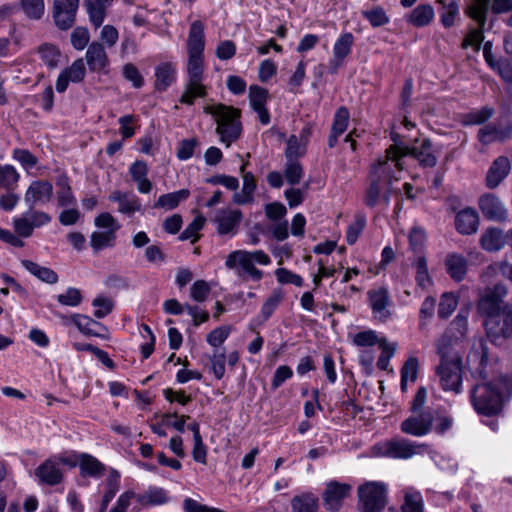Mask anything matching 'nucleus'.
Returning a JSON list of instances; mask_svg holds the SVG:
<instances>
[{
    "label": "nucleus",
    "instance_id": "obj_1",
    "mask_svg": "<svg viewBox=\"0 0 512 512\" xmlns=\"http://www.w3.org/2000/svg\"><path fill=\"white\" fill-rule=\"evenodd\" d=\"M508 289L503 283L487 287L477 303L487 339L494 346L512 340V303L504 302Z\"/></svg>",
    "mask_w": 512,
    "mask_h": 512
},
{
    "label": "nucleus",
    "instance_id": "obj_2",
    "mask_svg": "<svg viewBox=\"0 0 512 512\" xmlns=\"http://www.w3.org/2000/svg\"><path fill=\"white\" fill-rule=\"evenodd\" d=\"M204 28V23L201 20H195L191 23L188 33L187 77L179 98V103L187 106L194 105L196 99L205 98L208 95L207 87L204 84Z\"/></svg>",
    "mask_w": 512,
    "mask_h": 512
},
{
    "label": "nucleus",
    "instance_id": "obj_3",
    "mask_svg": "<svg viewBox=\"0 0 512 512\" xmlns=\"http://www.w3.org/2000/svg\"><path fill=\"white\" fill-rule=\"evenodd\" d=\"M510 393L507 376L499 375L473 385L469 391V401L478 415L493 417L502 412Z\"/></svg>",
    "mask_w": 512,
    "mask_h": 512
},
{
    "label": "nucleus",
    "instance_id": "obj_4",
    "mask_svg": "<svg viewBox=\"0 0 512 512\" xmlns=\"http://www.w3.org/2000/svg\"><path fill=\"white\" fill-rule=\"evenodd\" d=\"M397 151L386 150V155L379 158L370 166L368 174V187L364 193V204L368 208H374L381 201L382 191L386 186H391L394 181H398L397 172L403 170L400 163V157Z\"/></svg>",
    "mask_w": 512,
    "mask_h": 512
},
{
    "label": "nucleus",
    "instance_id": "obj_5",
    "mask_svg": "<svg viewBox=\"0 0 512 512\" xmlns=\"http://www.w3.org/2000/svg\"><path fill=\"white\" fill-rule=\"evenodd\" d=\"M203 112L211 115L216 121L215 132L219 136L220 142L229 147L236 142L242 135L241 111L233 106L223 103L206 105Z\"/></svg>",
    "mask_w": 512,
    "mask_h": 512
},
{
    "label": "nucleus",
    "instance_id": "obj_6",
    "mask_svg": "<svg viewBox=\"0 0 512 512\" xmlns=\"http://www.w3.org/2000/svg\"><path fill=\"white\" fill-rule=\"evenodd\" d=\"M359 512H383L388 503V486L380 481H365L357 488Z\"/></svg>",
    "mask_w": 512,
    "mask_h": 512
},
{
    "label": "nucleus",
    "instance_id": "obj_7",
    "mask_svg": "<svg viewBox=\"0 0 512 512\" xmlns=\"http://www.w3.org/2000/svg\"><path fill=\"white\" fill-rule=\"evenodd\" d=\"M437 353L440 355V364L436 367V375L439 377L441 388L444 391L460 394L462 392L461 360L448 359L447 351L442 344L437 345Z\"/></svg>",
    "mask_w": 512,
    "mask_h": 512
},
{
    "label": "nucleus",
    "instance_id": "obj_8",
    "mask_svg": "<svg viewBox=\"0 0 512 512\" xmlns=\"http://www.w3.org/2000/svg\"><path fill=\"white\" fill-rule=\"evenodd\" d=\"M353 493V486L338 480L325 483L321 493L323 508L326 512H340Z\"/></svg>",
    "mask_w": 512,
    "mask_h": 512
},
{
    "label": "nucleus",
    "instance_id": "obj_9",
    "mask_svg": "<svg viewBox=\"0 0 512 512\" xmlns=\"http://www.w3.org/2000/svg\"><path fill=\"white\" fill-rule=\"evenodd\" d=\"M427 447L426 444H418L405 438L392 439L382 445L381 455L394 459H408L426 451Z\"/></svg>",
    "mask_w": 512,
    "mask_h": 512
},
{
    "label": "nucleus",
    "instance_id": "obj_10",
    "mask_svg": "<svg viewBox=\"0 0 512 512\" xmlns=\"http://www.w3.org/2000/svg\"><path fill=\"white\" fill-rule=\"evenodd\" d=\"M435 421V411L431 408L419 412L405 419L400 429L403 433L415 437H421L431 432Z\"/></svg>",
    "mask_w": 512,
    "mask_h": 512
},
{
    "label": "nucleus",
    "instance_id": "obj_11",
    "mask_svg": "<svg viewBox=\"0 0 512 512\" xmlns=\"http://www.w3.org/2000/svg\"><path fill=\"white\" fill-rule=\"evenodd\" d=\"M80 0H54L52 18L59 30L67 31L73 27Z\"/></svg>",
    "mask_w": 512,
    "mask_h": 512
},
{
    "label": "nucleus",
    "instance_id": "obj_12",
    "mask_svg": "<svg viewBox=\"0 0 512 512\" xmlns=\"http://www.w3.org/2000/svg\"><path fill=\"white\" fill-rule=\"evenodd\" d=\"M243 219V213L239 209H218L213 218L216 232L220 236L233 237L238 233Z\"/></svg>",
    "mask_w": 512,
    "mask_h": 512
},
{
    "label": "nucleus",
    "instance_id": "obj_13",
    "mask_svg": "<svg viewBox=\"0 0 512 512\" xmlns=\"http://www.w3.org/2000/svg\"><path fill=\"white\" fill-rule=\"evenodd\" d=\"M367 299L374 319L385 323L391 318L389 306L392 302L386 287L381 286L368 290Z\"/></svg>",
    "mask_w": 512,
    "mask_h": 512
},
{
    "label": "nucleus",
    "instance_id": "obj_14",
    "mask_svg": "<svg viewBox=\"0 0 512 512\" xmlns=\"http://www.w3.org/2000/svg\"><path fill=\"white\" fill-rule=\"evenodd\" d=\"M391 149L397 151L396 153L399 155L402 165V159L406 155L415 158L423 168H432L437 164V158L433 152V144L428 138L423 139L418 146L408 147L404 151L395 146H391L387 150Z\"/></svg>",
    "mask_w": 512,
    "mask_h": 512
},
{
    "label": "nucleus",
    "instance_id": "obj_15",
    "mask_svg": "<svg viewBox=\"0 0 512 512\" xmlns=\"http://www.w3.org/2000/svg\"><path fill=\"white\" fill-rule=\"evenodd\" d=\"M469 308H461L455 318L450 322L449 327L442 335L438 345L442 344L444 350L448 351V347L453 341H461L465 338L468 331Z\"/></svg>",
    "mask_w": 512,
    "mask_h": 512
},
{
    "label": "nucleus",
    "instance_id": "obj_16",
    "mask_svg": "<svg viewBox=\"0 0 512 512\" xmlns=\"http://www.w3.org/2000/svg\"><path fill=\"white\" fill-rule=\"evenodd\" d=\"M478 207L488 221L504 222L508 218V210L500 198L494 193H484L478 199Z\"/></svg>",
    "mask_w": 512,
    "mask_h": 512
},
{
    "label": "nucleus",
    "instance_id": "obj_17",
    "mask_svg": "<svg viewBox=\"0 0 512 512\" xmlns=\"http://www.w3.org/2000/svg\"><path fill=\"white\" fill-rule=\"evenodd\" d=\"M225 266L228 269H235L239 266L241 271L237 274L242 278L249 276L254 281H260L263 277V272L254 266V263L248 258V251L245 250L231 252L226 258Z\"/></svg>",
    "mask_w": 512,
    "mask_h": 512
},
{
    "label": "nucleus",
    "instance_id": "obj_18",
    "mask_svg": "<svg viewBox=\"0 0 512 512\" xmlns=\"http://www.w3.org/2000/svg\"><path fill=\"white\" fill-rule=\"evenodd\" d=\"M39 485L57 486L64 480V471L53 456L42 462L34 471Z\"/></svg>",
    "mask_w": 512,
    "mask_h": 512
},
{
    "label": "nucleus",
    "instance_id": "obj_19",
    "mask_svg": "<svg viewBox=\"0 0 512 512\" xmlns=\"http://www.w3.org/2000/svg\"><path fill=\"white\" fill-rule=\"evenodd\" d=\"M85 59L91 72L108 73L110 61L103 44L97 41L90 43L85 54Z\"/></svg>",
    "mask_w": 512,
    "mask_h": 512
},
{
    "label": "nucleus",
    "instance_id": "obj_20",
    "mask_svg": "<svg viewBox=\"0 0 512 512\" xmlns=\"http://www.w3.org/2000/svg\"><path fill=\"white\" fill-rule=\"evenodd\" d=\"M269 92L259 85L249 87V102L252 109L258 114L259 121L263 125L270 123V113L266 107Z\"/></svg>",
    "mask_w": 512,
    "mask_h": 512
},
{
    "label": "nucleus",
    "instance_id": "obj_21",
    "mask_svg": "<svg viewBox=\"0 0 512 512\" xmlns=\"http://www.w3.org/2000/svg\"><path fill=\"white\" fill-rule=\"evenodd\" d=\"M53 195V185L49 181H33L25 193V202L32 210L37 203H47Z\"/></svg>",
    "mask_w": 512,
    "mask_h": 512
},
{
    "label": "nucleus",
    "instance_id": "obj_22",
    "mask_svg": "<svg viewBox=\"0 0 512 512\" xmlns=\"http://www.w3.org/2000/svg\"><path fill=\"white\" fill-rule=\"evenodd\" d=\"M511 163L508 157L499 156L490 165L486 177L485 185L489 189L497 188L501 182L509 175Z\"/></svg>",
    "mask_w": 512,
    "mask_h": 512
},
{
    "label": "nucleus",
    "instance_id": "obj_23",
    "mask_svg": "<svg viewBox=\"0 0 512 512\" xmlns=\"http://www.w3.org/2000/svg\"><path fill=\"white\" fill-rule=\"evenodd\" d=\"M455 229L461 235H472L479 227V215L474 208L467 207L455 216Z\"/></svg>",
    "mask_w": 512,
    "mask_h": 512
},
{
    "label": "nucleus",
    "instance_id": "obj_24",
    "mask_svg": "<svg viewBox=\"0 0 512 512\" xmlns=\"http://www.w3.org/2000/svg\"><path fill=\"white\" fill-rule=\"evenodd\" d=\"M138 504L144 508L161 506L171 501L169 491L163 487L149 486L147 490L136 497Z\"/></svg>",
    "mask_w": 512,
    "mask_h": 512
},
{
    "label": "nucleus",
    "instance_id": "obj_25",
    "mask_svg": "<svg viewBox=\"0 0 512 512\" xmlns=\"http://www.w3.org/2000/svg\"><path fill=\"white\" fill-rule=\"evenodd\" d=\"M71 320L78 330L86 336L104 338L108 332L106 326L86 315L73 314Z\"/></svg>",
    "mask_w": 512,
    "mask_h": 512
},
{
    "label": "nucleus",
    "instance_id": "obj_26",
    "mask_svg": "<svg viewBox=\"0 0 512 512\" xmlns=\"http://www.w3.org/2000/svg\"><path fill=\"white\" fill-rule=\"evenodd\" d=\"M507 243V232L496 227L487 228L480 237V246L487 252H497Z\"/></svg>",
    "mask_w": 512,
    "mask_h": 512
},
{
    "label": "nucleus",
    "instance_id": "obj_27",
    "mask_svg": "<svg viewBox=\"0 0 512 512\" xmlns=\"http://www.w3.org/2000/svg\"><path fill=\"white\" fill-rule=\"evenodd\" d=\"M247 163H243L240 171L243 173V186L241 192L233 195V201L238 205L250 204L254 200L256 190V180L252 172H244Z\"/></svg>",
    "mask_w": 512,
    "mask_h": 512
},
{
    "label": "nucleus",
    "instance_id": "obj_28",
    "mask_svg": "<svg viewBox=\"0 0 512 512\" xmlns=\"http://www.w3.org/2000/svg\"><path fill=\"white\" fill-rule=\"evenodd\" d=\"M154 75L155 90L164 92L176 81V68L170 62H163L155 67Z\"/></svg>",
    "mask_w": 512,
    "mask_h": 512
},
{
    "label": "nucleus",
    "instance_id": "obj_29",
    "mask_svg": "<svg viewBox=\"0 0 512 512\" xmlns=\"http://www.w3.org/2000/svg\"><path fill=\"white\" fill-rule=\"evenodd\" d=\"M445 268L447 274L456 282L464 280L467 269V259L459 253H449L445 258Z\"/></svg>",
    "mask_w": 512,
    "mask_h": 512
},
{
    "label": "nucleus",
    "instance_id": "obj_30",
    "mask_svg": "<svg viewBox=\"0 0 512 512\" xmlns=\"http://www.w3.org/2000/svg\"><path fill=\"white\" fill-rule=\"evenodd\" d=\"M284 292L282 288H274L268 298L261 306L259 315L254 319L258 325L265 323L277 310L279 305L284 299Z\"/></svg>",
    "mask_w": 512,
    "mask_h": 512
},
{
    "label": "nucleus",
    "instance_id": "obj_31",
    "mask_svg": "<svg viewBox=\"0 0 512 512\" xmlns=\"http://www.w3.org/2000/svg\"><path fill=\"white\" fill-rule=\"evenodd\" d=\"M434 16L435 12L430 4H419L405 16V20L414 27L422 28L428 26L433 21Z\"/></svg>",
    "mask_w": 512,
    "mask_h": 512
},
{
    "label": "nucleus",
    "instance_id": "obj_32",
    "mask_svg": "<svg viewBox=\"0 0 512 512\" xmlns=\"http://www.w3.org/2000/svg\"><path fill=\"white\" fill-rule=\"evenodd\" d=\"M512 136V128H502L495 124H487L478 131L477 138L484 145L496 141H504Z\"/></svg>",
    "mask_w": 512,
    "mask_h": 512
},
{
    "label": "nucleus",
    "instance_id": "obj_33",
    "mask_svg": "<svg viewBox=\"0 0 512 512\" xmlns=\"http://www.w3.org/2000/svg\"><path fill=\"white\" fill-rule=\"evenodd\" d=\"M80 475L82 477L100 478L106 471L105 465L88 453H80Z\"/></svg>",
    "mask_w": 512,
    "mask_h": 512
},
{
    "label": "nucleus",
    "instance_id": "obj_34",
    "mask_svg": "<svg viewBox=\"0 0 512 512\" xmlns=\"http://www.w3.org/2000/svg\"><path fill=\"white\" fill-rule=\"evenodd\" d=\"M290 505L291 512H319V498L312 492L295 495Z\"/></svg>",
    "mask_w": 512,
    "mask_h": 512
},
{
    "label": "nucleus",
    "instance_id": "obj_35",
    "mask_svg": "<svg viewBox=\"0 0 512 512\" xmlns=\"http://www.w3.org/2000/svg\"><path fill=\"white\" fill-rule=\"evenodd\" d=\"M22 266L33 276L47 284H56L58 282V274L49 267H44L31 260H21Z\"/></svg>",
    "mask_w": 512,
    "mask_h": 512
},
{
    "label": "nucleus",
    "instance_id": "obj_36",
    "mask_svg": "<svg viewBox=\"0 0 512 512\" xmlns=\"http://www.w3.org/2000/svg\"><path fill=\"white\" fill-rule=\"evenodd\" d=\"M190 196L188 189H181L175 192L162 194L157 201L154 202L153 208L173 210L179 206V204L187 200Z\"/></svg>",
    "mask_w": 512,
    "mask_h": 512
},
{
    "label": "nucleus",
    "instance_id": "obj_37",
    "mask_svg": "<svg viewBox=\"0 0 512 512\" xmlns=\"http://www.w3.org/2000/svg\"><path fill=\"white\" fill-rule=\"evenodd\" d=\"M57 201L61 207L73 206L76 204V199L73 195L70 186V179L66 174H61L56 178Z\"/></svg>",
    "mask_w": 512,
    "mask_h": 512
},
{
    "label": "nucleus",
    "instance_id": "obj_38",
    "mask_svg": "<svg viewBox=\"0 0 512 512\" xmlns=\"http://www.w3.org/2000/svg\"><path fill=\"white\" fill-rule=\"evenodd\" d=\"M84 5L90 22L95 28H99L105 20L106 8L109 4L104 0H85Z\"/></svg>",
    "mask_w": 512,
    "mask_h": 512
},
{
    "label": "nucleus",
    "instance_id": "obj_39",
    "mask_svg": "<svg viewBox=\"0 0 512 512\" xmlns=\"http://www.w3.org/2000/svg\"><path fill=\"white\" fill-rule=\"evenodd\" d=\"M116 234L113 231H94L90 236V246L94 253L114 247Z\"/></svg>",
    "mask_w": 512,
    "mask_h": 512
},
{
    "label": "nucleus",
    "instance_id": "obj_40",
    "mask_svg": "<svg viewBox=\"0 0 512 512\" xmlns=\"http://www.w3.org/2000/svg\"><path fill=\"white\" fill-rule=\"evenodd\" d=\"M490 2L491 0H473L467 7L466 14L483 27L487 21Z\"/></svg>",
    "mask_w": 512,
    "mask_h": 512
},
{
    "label": "nucleus",
    "instance_id": "obj_41",
    "mask_svg": "<svg viewBox=\"0 0 512 512\" xmlns=\"http://www.w3.org/2000/svg\"><path fill=\"white\" fill-rule=\"evenodd\" d=\"M38 53L42 62L49 68L55 69L58 67L61 52L59 48L51 43H44L38 47Z\"/></svg>",
    "mask_w": 512,
    "mask_h": 512
},
{
    "label": "nucleus",
    "instance_id": "obj_42",
    "mask_svg": "<svg viewBox=\"0 0 512 512\" xmlns=\"http://www.w3.org/2000/svg\"><path fill=\"white\" fill-rule=\"evenodd\" d=\"M355 37L351 32H344L336 39L333 46V55L346 59L352 52Z\"/></svg>",
    "mask_w": 512,
    "mask_h": 512
},
{
    "label": "nucleus",
    "instance_id": "obj_43",
    "mask_svg": "<svg viewBox=\"0 0 512 512\" xmlns=\"http://www.w3.org/2000/svg\"><path fill=\"white\" fill-rule=\"evenodd\" d=\"M436 307V299L433 296H427L419 309L418 329L427 331V327L431 319L434 317Z\"/></svg>",
    "mask_w": 512,
    "mask_h": 512
},
{
    "label": "nucleus",
    "instance_id": "obj_44",
    "mask_svg": "<svg viewBox=\"0 0 512 512\" xmlns=\"http://www.w3.org/2000/svg\"><path fill=\"white\" fill-rule=\"evenodd\" d=\"M119 479L120 474L116 470H113L107 479L106 489L102 497L99 512L107 511L109 503L112 501L119 490Z\"/></svg>",
    "mask_w": 512,
    "mask_h": 512
},
{
    "label": "nucleus",
    "instance_id": "obj_45",
    "mask_svg": "<svg viewBox=\"0 0 512 512\" xmlns=\"http://www.w3.org/2000/svg\"><path fill=\"white\" fill-rule=\"evenodd\" d=\"M206 219L203 215L196 216L193 221L180 233L178 239L180 241L190 240L195 244L200 239L199 232L203 229Z\"/></svg>",
    "mask_w": 512,
    "mask_h": 512
},
{
    "label": "nucleus",
    "instance_id": "obj_46",
    "mask_svg": "<svg viewBox=\"0 0 512 512\" xmlns=\"http://www.w3.org/2000/svg\"><path fill=\"white\" fill-rule=\"evenodd\" d=\"M412 265L416 269L415 281L417 286L422 289L427 288L432 283V279L428 271L425 255L417 256Z\"/></svg>",
    "mask_w": 512,
    "mask_h": 512
},
{
    "label": "nucleus",
    "instance_id": "obj_47",
    "mask_svg": "<svg viewBox=\"0 0 512 512\" xmlns=\"http://www.w3.org/2000/svg\"><path fill=\"white\" fill-rule=\"evenodd\" d=\"M367 223L366 215L363 212H357L354 215V221L347 227L346 242L348 245H354L362 234Z\"/></svg>",
    "mask_w": 512,
    "mask_h": 512
},
{
    "label": "nucleus",
    "instance_id": "obj_48",
    "mask_svg": "<svg viewBox=\"0 0 512 512\" xmlns=\"http://www.w3.org/2000/svg\"><path fill=\"white\" fill-rule=\"evenodd\" d=\"M17 6L31 20H40L45 12L44 0H20Z\"/></svg>",
    "mask_w": 512,
    "mask_h": 512
},
{
    "label": "nucleus",
    "instance_id": "obj_49",
    "mask_svg": "<svg viewBox=\"0 0 512 512\" xmlns=\"http://www.w3.org/2000/svg\"><path fill=\"white\" fill-rule=\"evenodd\" d=\"M437 3L442 5L440 12V22L445 28H450L454 25L456 17L459 15V4L455 0L445 3L444 0H437Z\"/></svg>",
    "mask_w": 512,
    "mask_h": 512
},
{
    "label": "nucleus",
    "instance_id": "obj_50",
    "mask_svg": "<svg viewBox=\"0 0 512 512\" xmlns=\"http://www.w3.org/2000/svg\"><path fill=\"white\" fill-rule=\"evenodd\" d=\"M400 510L401 512H425L421 493L418 491L405 492Z\"/></svg>",
    "mask_w": 512,
    "mask_h": 512
},
{
    "label": "nucleus",
    "instance_id": "obj_51",
    "mask_svg": "<svg viewBox=\"0 0 512 512\" xmlns=\"http://www.w3.org/2000/svg\"><path fill=\"white\" fill-rule=\"evenodd\" d=\"M458 306V298L453 292H445L440 297L438 305V317L448 319Z\"/></svg>",
    "mask_w": 512,
    "mask_h": 512
},
{
    "label": "nucleus",
    "instance_id": "obj_52",
    "mask_svg": "<svg viewBox=\"0 0 512 512\" xmlns=\"http://www.w3.org/2000/svg\"><path fill=\"white\" fill-rule=\"evenodd\" d=\"M362 16L373 28L385 26L390 22L389 16L381 6H374L370 10L362 11Z\"/></svg>",
    "mask_w": 512,
    "mask_h": 512
},
{
    "label": "nucleus",
    "instance_id": "obj_53",
    "mask_svg": "<svg viewBox=\"0 0 512 512\" xmlns=\"http://www.w3.org/2000/svg\"><path fill=\"white\" fill-rule=\"evenodd\" d=\"M477 354L479 363L475 370L472 372V376L479 379L480 381L491 380L492 378H490V375L487 371V365L489 362V349L485 343L481 342L480 351Z\"/></svg>",
    "mask_w": 512,
    "mask_h": 512
},
{
    "label": "nucleus",
    "instance_id": "obj_54",
    "mask_svg": "<svg viewBox=\"0 0 512 512\" xmlns=\"http://www.w3.org/2000/svg\"><path fill=\"white\" fill-rule=\"evenodd\" d=\"M494 109L484 106L481 109L470 111L463 116L464 125H481L494 115Z\"/></svg>",
    "mask_w": 512,
    "mask_h": 512
},
{
    "label": "nucleus",
    "instance_id": "obj_55",
    "mask_svg": "<svg viewBox=\"0 0 512 512\" xmlns=\"http://www.w3.org/2000/svg\"><path fill=\"white\" fill-rule=\"evenodd\" d=\"M284 176L290 185H297L304 176V169L299 160H286Z\"/></svg>",
    "mask_w": 512,
    "mask_h": 512
},
{
    "label": "nucleus",
    "instance_id": "obj_56",
    "mask_svg": "<svg viewBox=\"0 0 512 512\" xmlns=\"http://www.w3.org/2000/svg\"><path fill=\"white\" fill-rule=\"evenodd\" d=\"M409 246L411 250L419 255H424V248L426 242L425 230L420 227H413L409 233Z\"/></svg>",
    "mask_w": 512,
    "mask_h": 512
},
{
    "label": "nucleus",
    "instance_id": "obj_57",
    "mask_svg": "<svg viewBox=\"0 0 512 512\" xmlns=\"http://www.w3.org/2000/svg\"><path fill=\"white\" fill-rule=\"evenodd\" d=\"M286 143L287 146L284 153L286 160H299L300 157L305 155L306 146L301 144L296 135H291Z\"/></svg>",
    "mask_w": 512,
    "mask_h": 512
},
{
    "label": "nucleus",
    "instance_id": "obj_58",
    "mask_svg": "<svg viewBox=\"0 0 512 512\" xmlns=\"http://www.w3.org/2000/svg\"><path fill=\"white\" fill-rule=\"evenodd\" d=\"M56 299L63 306L77 307L82 303L83 296L78 288L69 287L64 293L58 294Z\"/></svg>",
    "mask_w": 512,
    "mask_h": 512
},
{
    "label": "nucleus",
    "instance_id": "obj_59",
    "mask_svg": "<svg viewBox=\"0 0 512 512\" xmlns=\"http://www.w3.org/2000/svg\"><path fill=\"white\" fill-rule=\"evenodd\" d=\"M349 119L348 108L345 106L339 107L334 114L331 131L342 135L348 128Z\"/></svg>",
    "mask_w": 512,
    "mask_h": 512
},
{
    "label": "nucleus",
    "instance_id": "obj_60",
    "mask_svg": "<svg viewBox=\"0 0 512 512\" xmlns=\"http://www.w3.org/2000/svg\"><path fill=\"white\" fill-rule=\"evenodd\" d=\"M231 331L232 327L228 325L217 327L206 336V341L212 347L218 348L226 341Z\"/></svg>",
    "mask_w": 512,
    "mask_h": 512
},
{
    "label": "nucleus",
    "instance_id": "obj_61",
    "mask_svg": "<svg viewBox=\"0 0 512 512\" xmlns=\"http://www.w3.org/2000/svg\"><path fill=\"white\" fill-rule=\"evenodd\" d=\"M62 71L73 83L81 82L86 75L85 64L82 58L75 60L69 67Z\"/></svg>",
    "mask_w": 512,
    "mask_h": 512
},
{
    "label": "nucleus",
    "instance_id": "obj_62",
    "mask_svg": "<svg viewBox=\"0 0 512 512\" xmlns=\"http://www.w3.org/2000/svg\"><path fill=\"white\" fill-rule=\"evenodd\" d=\"M122 75L125 80L131 82L136 89L143 87L144 78L139 69L132 63H126L122 68Z\"/></svg>",
    "mask_w": 512,
    "mask_h": 512
},
{
    "label": "nucleus",
    "instance_id": "obj_63",
    "mask_svg": "<svg viewBox=\"0 0 512 512\" xmlns=\"http://www.w3.org/2000/svg\"><path fill=\"white\" fill-rule=\"evenodd\" d=\"M92 306L96 308L94 317L102 319L112 312L114 304L110 298L98 296L92 301Z\"/></svg>",
    "mask_w": 512,
    "mask_h": 512
},
{
    "label": "nucleus",
    "instance_id": "obj_64",
    "mask_svg": "<svg viewBox=\"0 0 512 512\" xmlns=\"http://www.w3.org/2000/svg\"><path fill=\"white\" fill-rule=\"evenodd\" d=\"M493 70H496L500 77L508 83H512V58H499L494 63V67H491Z\"/></svg>",
    "mask_w": 512,
    "mask_h": 512
}]
</instances>
